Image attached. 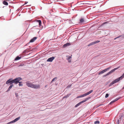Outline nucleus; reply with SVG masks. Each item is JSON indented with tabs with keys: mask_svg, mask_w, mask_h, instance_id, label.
Instances as JSON below:
<instances>
[{
	"mask_svg": "<svg viewBox=\"0 0 124 124\" xmlns=\"http://www.w3.org/2000/svg\"><path fill=\"white\" fill-rule=\"evenodd\" d=\"M81 102H80L78 103L75 106V107H76L79 106L81 104Z\"/></svg>",
	"mask_w": 124,
	"mask_h": 124,
	"instance_id": "nucleus-20",
	"label": "nucleus"
},
{
	"mask_svg": "<svg viewBox=\"0 0 124 124\" xmlns=\"http://www.w3.org/2000/svg\"><path fill=\"white\" fill-rule=\"evenodd\" d=\"M124 77V73L120 77L118 78H117L120 81V80H121Z\"/></svg>",
	"mask_w": 124,
	"mask_h": 124,
	"instance_id": "nucleus-14",
	"label": "nucleus"
},
{
	"mask_svg": "<svg viewBox=\"0 0 124 124\" xmlns=\"http://www.w3.org/2000/svg\"><path fill=\"white\" fill-rule=\"evenodd\" d=\"M87 95L86 93L81 95V97H83Z\"/></svg>",
	"mask_w": 124,
	"mask_h": 124,
	"instance_id": "nucleus-24",
	"label": "nucleus"
},
{
	"mask_svg": "<svg viewBox=\"0 0 124 124\" xmlns=\"http://www.w3.org/2000/svg\"><path fill=\"white\" fill-rule=\"evenodd\" d=\"M108 96H109V94H108V93H107L106 94V95L105 96V97L106 98H107L108 97Z\"/></svg>",
	"mask_w": 124,
	"mask_h": 124,
	"instance_id": "nucleus-28",
	"label": "nucleus"
},
{
	"mask_svg": "<svg viewBox=\"0 0 124 124\" xmlns=\"http://www.w3.org/2000/svg\"><path fill=\"white\" fill-rule=\"evenodd\" d=\"M84 19L83 18L81 17L80 20V22L79 23H84Z\"/></svg>",
	"mask_w": 124,
	"mask_h": 124,
	"instance_id": "nucleus-12",
	"label": "nucleus"
},
{
	"mask_svg": "<svg viewBox=\"0 0 124 124\" xmlns=\"http://www.w3.org/2000/svg\"><path fill=\"white\" fill-rule=\"evenodd\" d=\"M3 3L5 5H8V3L5 1H3Z\"/></svg>",
	"mask_w": 124,
	"mask_h": 124,
	"instance_id": "nucleus-18",
	"label": "nucleus"
},
{
	"mask_svg": "<svg viewBox=\"0 0 124 124\" xmlns=\"http://www.w3.org/2000/svg\"><path fill=\"white\" fill-rule=\"evenodd\" d=\"M14 122H15V121H14V120H13V121L8 123V124H10V123H14Z\"/></svg>",
	"mask_w": 124,
	"mask_h": 124,
	"instance_id": "nucleus-25",
	"label": "nucleus"
},
{
	"mask_svg": "<svg viewBox=\"0 0 124 124\" xmlns=\"http://www.w3.org/2000/svg\"><path fill=\"white\" fill-rule=\"evenodd\" d=\"M81 95H80L78 97H77V98H81V97H81V96H80Z\"/></svg>",
	"mask_w": 124,
	"mask_h": 124,
	"instance_id": "nucleus-39",
	"label": "nucleus"
},
{
	"mask_svg": "<svg viewBox=\"0 0 124 124\" xmlns=\"http://www.w3.org/2000/svg\"><path fill=\"white\" fill-rule=\"evenodd\" d=\"M71 95V94H68L66 96H64L63 97V98L64 99L65 98H67L69 97Z\"/></svg>",
	"mask_w": 124,
	"mask_h": 124,
	"instance_id": "nucleus-15",
	"label": "nucleus"
},
{
	"mask_svg": "<svg viewBox=\"0 0 124 124\" xmlns=\"http://www.w3.org/2000/svg\"><path fill=\"white\" fill-rule=\"evenodd\" d=\"M25 65L24 64H21L19 66V67L24 66Z\"/></svg>",
	"mask_w": 124,
	"mask_h": 124,
	"instance_id": "nucleus-34",
	"label": "nucleus"
},
{
	"mask_svg": "<svg viewBox=\"0 0 124 124\" xmlns=\"http://www.w3.org/2000/svg\"><path fill=\"white\" fill-rule=\"evenodd\" d=\"M119 81V80L117 78V79H116L114 81H112V82H111L109 85V86H111L112 85H113L114 84L116 83V82H118Z\"/></svg>",
	"mask_w": 124,
	"mask_h": 124,
	"instance_id": "nucleus-4",
	"label": "nucleus"
},
{
	"mask_svg": "<svg viewBox=\"0 0 124 124\" xmlns=\"http://www.w3.org/2000/svg\"><path fill=\"white\" fill-rule=\"evenodd\" d=\"M115 100H114L113 101H111L110 103V104H111L112 103H113V102H115Z\"/></svg>",
	"mask_w": 124,
	"mask_h": 124,
	"instance_id": "nucleus-31",
	"label": "nucleus"
},
{
	"mask_svg": "<svg viewBox=\"0 0 124 124\" xmlns=\"http://www.w3.org/2000/svg\"><path fill=\"white\" fill-rule=\"evenodd\" d=\"M21 58L20 57H19V56H17L15 59V60H17L20 59Z\"/></svg>",
	"mask_w": 124,
	"mask_h": 124,
	"instance_id": "nucleus-19",
	"label": "nucleus"
},
{
	"mask_svg": "<svg viewBox=\"0 0 124 124\" xmlns=\"http://www.w3.org/2000/svg\"><path fill=\"white\" fill-rule=\"evenodd\" d=\"M57 80V78L56 77H55V78H53V79L52 80L51 82H53L54 81H56Z\"/></svg>",
	"mask_w": 124,
	"mask_h": 124,
	"instance_id": "nucleus-22",
	"label": "nucleus"
},
{
	"mask_svg": "<svg viewBox=\"0 0 124 124\" xmlns=\"http://www.w3.org/2000/svg\"><path fill=\"white\" fill-rule=\"evenodd\" d=\"M115 100H114L113 101H111L110 103V104H111L112 103H113V102H115Z\"/></svg>",
	"mask_w": 124,
	"mask_h": 124,
	"instance_id": "nucleus-32",
	"label": "nucleus"
},
{
	"mask_svg": "<svg viewBox=\"0 0 124 124\" xmlns=\"http://www.w3.org/2000/svg\"><path fill=\"white\" fill-rule=\"evenodd\" d=\"M70 45V43H69L68 42L64 44L63 46V47H65L67 46H69Z\"/></svg>",
	"mask_w": 124,
	"mask_h": 124,
	"instance_id": "nucleus-11",
	"label": "nucleus"
},
{
	"mask_svg": "<svg viewBox=\"0 0 124 124\" xmlns=\"http://www.w3.org/2000/svg\"><path fill=\"white\" fill-rule=\"evenodd\" d=\"M17 78L13 80L12 79V78H10L6 82V84H8L9 83L10 85H13L12 84L13 83H14L16 84V83H17Z\"/></svg>",
	"mask_w": 124,
	"mask_h": 124,
	"instance_id": "nucleus-2",
	"label": "nucleus"
},
{
	"mask_svg": "<svg viewBox=\"0 0 124 124\" xmlns=\"http://www.w3.org/2000/svg\"><path fill=\"white\" fill-rule=\"evenodd\" d=\"M14 86L13 85H11L9 88H8V90L7 91V92H8L9 91L11 88Z\"/></svg>",
	"mask_w": 124,
	"mask_h": 124,
	"instance_id": "nucleus-13",
	"label": "nucleus"
},
{
	"mask_svg": "<svg viewBox=\"0 0 124 124\" xmlns=\"http://www.w3.org/2000/svg\"><path fill=\"white\" fill-rule=\"evenodd\" d=\"M20 117H17V118H16L14 120L15 122H16L18 120H19L20 119Z\"/></svg>",
	"mask_w": 124,
	"mask_h": 124,
	"instance_id": "nucleus-17",
	"label": "nucleus"
},
{
	"mask_svg": "<svg viewBox=\"0 0 124 124\" xmlns=\"http://www.w3.org/2000/svg\"><path fill=\"white\" fill-rule=\"evenodd\" d=\"M28 3V2H27V1H25V3L24 4V5H25V4H26L27 3Z\"/></svg>",
	"mask_w": 124,
	"mask_h": 124,
	"instance_id": "nucleus-37",
	"label": "nucleus"
},
{
	"mask_svg": "<svg viewBox=\"0 0 124 124\" xmlns=\"http://www.w3.org/2000/svg\"><path fill=\"white\" fill-rule=\"evenodd\" d=\"M93 90H91L90 91H89L86 93L87 95H88L90 94L91 93H92L93 92Z\"/></svg>",
	"mask_w": 124,
	"mask_h": 124,
	"instance_id": "nucleus-16",
	"label": "nucleus"
},
{
	"mask_svg": "<svg viewBox=\"0 0 124 124\" xmlns=\"http://www.w3.org/2000/svg\"><path fill=\"white\" fill-rule=\"evenodd\" d=\"M91 98V97H88V98H85L84 100H83L80 102H81V103H83L84 102H85L86 101H87L89 100V99H90Z\"/></svg>",
	"mask_w": 124,
	"mask_h": 124,
	"instance_id": "nucleus-10",
	"label": "nucleus"
},
{
	"mask_svg": "<svg viewBox=\"0 0 124 124\" xmlns=\"http://www.w3.org/2000/svg\"><path fill=\"white\" fill-rule=\"evenodd\" d=\"M17 83H16V84H17L18 83H19V85L20 86H22L23 85V84H22V82H19L22 79V78L20 77H18L17 78Z\"/></svg>",
	"mask_w": 124,
	"mask_h": 124,
	"instance_id": "nucleus-3",
	"label": "nucleus"
},
{
	"mask_svg": "<svg viewBox=\"0 0 124 124\" xmlns=\"http://www.w3.org/2000/svg\"><path fill=\"white\" fill-rule=\"evenodd\" d=\"M115 100H114L113 101H111L110 103V104H111L112 103H113V102H115Z\"/></svg>",
	"mask_w": 124,
	"mask_h": 124,
	"instance_id": "nucleus-33",
	"label": "nucleus"
},
{
	"mask_svg": "<svg viewBox=\"0 0 124 124\" xmlns=\"http://www.w3.org/2000/svg\"><path fill=\"white\" fill-rule=\"evenodd\" d=\"M37 22L39 23V25L40 28H43V26L41 25V22L40 20H37Z\"/></svg>",
	"mask_w": 124,
	"mask_h": 124,
	"instance_id": "nucleus-9",
	"label": "nucleus"
},
{
	"mask_svg": "<svg viewBox=\"0 0 124 124\" xmlns=\"http://www.w3.org/2000/svg\"><path fill=\"white\" fill-rule=\"evenodd\" d=\"M68 60V62H71V60Z\"/></svg>",
	"mask_w": 124,
	"mask_h": 124,
	"instance_id": "nucleus-38",
	"label": "nucleus"
},
{
	"mask_svg": "<svg viewBox=\"0 0 124 124\" xmlns=\"http://www.w3.org/2000/svg\"><path fill=\"white\" fill-rule=\"evenodd\" d=\"M100 42V41L99 40H97L96 41H95L94 42H93L94 44H95L97 43H98L99 42Z\"/></svg>",
	"mask_w": 124,
	"mask_h": 124,
	"instance_id": "nucleus-26",
	"label": "nucleus"
},
{
	"mask_svg": "<svg viewBox=\"0 0 124 124\" xmlns=\"http://www.w3.org/2000/svg\"><path fill=\"white\" fill-rule=\"evenodd\" d=\"M54 58L55 57H52L48 59L47 60V61L48 62H52Z\"/></svg>",
	"mask_w": 124,
	"mask_h": 124,
	"instance_id": "nucleus-8",
	"label": "nucleus"
},
{
	"mask_svg": "<svg viewBox=\"0 0 124 124\" xmlns=\"http://www.w3.org/2000/svg\"><path fill=\"white\" fill-rule=\"evenodd\" d=\"M71 86V85H68L67 87V88H69Z\"/></svg>",
	"mask_w": 124,
	"mask_h": 124,
	"instance_id": "nucleus-35",
	"label": "nucleus"
},
{
	"mask_svg": "<svg viewBox=\"0 0 124 124\" xmlns=\"http://www.w3.org/2000/svg\"><path fill=\"white\" fill-rule=\"evenodd\" d=\"M121 36H122L121 35H119V36L117 37L116 38H115L114 39L115 40L116 39H117V38H119Z\"/></svg>",
	"mask_w": 124,
	"mask_h": 124,
	"instance_id": "nucleus-27",
	"label": "nucleus"
},
{
	"mask_svg": "<svg viewBox=\"0 0 124 124\" xmlns=\"http://www.w3.org/2000/svg\"><path fill=\"white\" fill-rule=\"evenodd\" d=\"M71 58V57L70 56H68V58H67L68 60H69Z\"/></svg>",
	"mask_w": 124,
	"mask_h": 124,
	"instance_id": "nucleus-30",
	"label": "nucleus"
},
{
	"mask_svg": "<svg viewBox=\"0 0 124 124\" xmlns=\"http://www.w3.org/2000/svg\"><path fill=\"white\" fill-rule=\"evenodd\" d=\"M37 38L36 37H33L32 39H31L30 41V42L28 43L27 44L25 45V46H27L28 44H29L30 42H33Z\"/></svg>",
	"mask_w": 124,
	"mask_h": 124,
	"instance_id": "nucleus-7",
	"label": "nucleus"
},
{
	"mask_svg": "<svg viewBox=\"0 0 124 124\" xmlns=\"http://www.w3.org/2000/svg\"><path fill=\"white\" fill-rule=\"evenodd\" d=\"M118 69V68H115L114 69L112 70H111L107 74H106L105 75H104V76L106 77L108 75H109L110 74L112 73V72L115 71L117 69Z\"/></svg>",
	"mask_w": 124,
	"mask_h": 124,
	"instance_id": "nucleus-5",
	"label": "nucleus"
},
{
	"mask_svg": "<svg viewBox=\"0 0 124 124\" xmlns=\"http://www.w3.org/2000/svg\"><path fill=\"white\" fill-rule=\"evenodd\" d=\"M46 86H47V85H46V86H45V87H46Z\"/></svg>",
	"mask_w": 124,
	"mask_h": 124,
	"instance_id": "nucleus-40",
	"label": "nucleus"
},
{
	"mask_svg": "<svg viewBox=\"0 0 124 124\" xmlns=\"http://www.w3.org/2000/svg\"><path fill=\"white\" fill-rule=\"evenodd\" d=\"M94 44L93 42H92V43H90V44H89L88 46H91L92 45Z\"/></svg>",
	"mask_w": 124,
	"mask_h": 124,
	"instance_id": "nucleus-23",
	"label": "nucleus"
},
{
	"mask_svg": "<svg viewBox=\"0 0 124 124\" xmlns=\"http://www.w3.org/2000/svg\"><path fill=\"white\" fill-rule=\"evenodd\" d=\"M103 105V104H100V105H98V106H97V107H99V106H101V105Z\"/></svg>",
	"mask_w": 124,
	"mask_h": 124,
	"instance_id": "nucleus-36",
	"label": "nucleus"
},
{
	"mask_svg": "<svg viewBox=\"0 0 124 124\" xmlns=\"http://www.w3.org/2000/svg\"><path fill=\"white\" fill-rule=\"evenodd\" d=\"M26 85L28 87L35 89H38L40 88L39 85H34L31 83H30L29 81H27L26 82Z\"/></svg>",
	"mask_w": 124,
	"mask_h": 124,
	"instance_id": "nucleus-1",
	"label": "nucleus"
},
{
	"mask_svg": "<svg viewBox=\"0 0 124 124\" xmlns=\"http://www.w3.org/2000/svg\"><path fill=\"white\" fill-rule=\"evenodd\" d=\"M100 123V121H96L94 122V124H99Z\"/></svg>",
	"mask_w": 124,
	"mask_h": 124,
	"instance_id": "nucleus-21",
	"label": "nucleus"
},
{
	"mask_svg": "<svg viewBox=\"0 0 124 124\" xmlns=\"http://www.w3.org/2000/svg\"><path fill=\"white\" fill-rule=\"evenodd\" d=\"M120 98H116V99H115V101H116L118 100Z\"/></svg>",
	"mask_w": 124,
	"mask_h": 124,
	"instance_id": "nucleus-29",
	"label": "nucleus"
},
{
	"mask_svg": "<svg viewBox=\"0 0 124 124\" xmlns=\"http://www.w3.org/2000/svg\"><path fill=\"white\" fill-rule=\"evenodd\" d=\"M110 67H109L105 69L104 70H103L102 71H101L98 74L99 75L101 74L104 73V72H106L107 71H108L109 69H110Z\"/></svg>",
	"mask_w": 124,
	"mask_h": 124,
	"instance_id": "nucleus-6",
	"label": "nucleus"
}]
</instances>
